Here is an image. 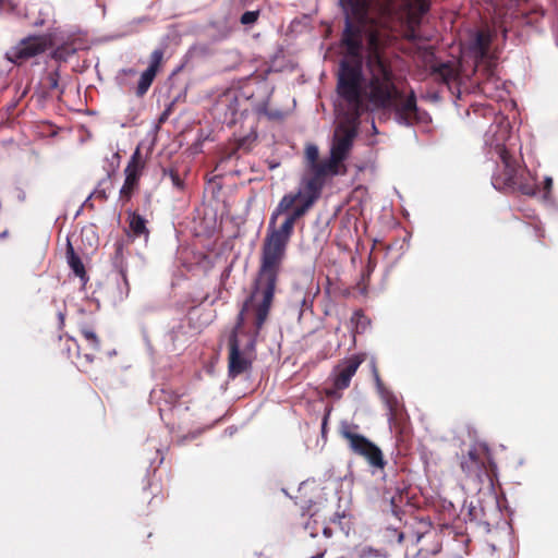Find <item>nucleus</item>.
Here are the masks:
<instances>
[{
    "instance_id": "f704fd0d",
    "label": "nucleus",
    "mask_w": 558,
    "mask_h": 558,
    "mask_svg": "<svg viewBox=\"0 0 558 558\" xmlns=\"http://www.w3.org/2000/svg\"><path fill=\"white\" fill-rule=\"evenodd\" d=\"M123 73L126 75H134L136 72L134 69H128V70H123Z\"/></svg>"
},
{
    "instance_id": "a211bd4d",
    "label": "nucleus",
    "mask_w": 558,
    "mask_h": 558,
    "mask_svg": "<svg viewBox=\"0 0 558 558\" xmlns=\"http://www.w3.org/2000/svg\"><path fill=\"white\" fill-rule=\"evenodd\" d=\"M484 468V462L475 449L469 450L468 454L463 457L461 461V469L469 476L480 475Z\"/></svg>"
},
{
    "instance_id": "9b49d317",
    "label": "nucleus",
    "mask_w": 558,
    "mask_h": 558,
    "mask_svg": "<svg viewBox=\"0 0 558 558\" xmlns=\"http://www.w3.org/2000/svg\"><path fill=\"white\" fill-rule=\"evenodd\" d=\"M385 402L388 415L390 428L398 433L400 436H405L408 433V424L405 421L404 409L400 403L398 397L389 390L380 397Z\"/></svg>"
},
{
    "instance_id": "e433bc0d",
    "label": "nucleus",
    "mask_w": 558,
    "mask_h": 558,
    "mask_svg": "<svg viewBox=\"0 0 558 558\" xmlns=\"http://www.w3.org/2000/svg\"><path fill=\"white\" fill-rule=\"evenodd\" d=\"M341 518H343V515H340L339 513H335L333 518L331 519V522H337V521H339Z\"/></svg>"
},
{
    "instance_id": "c756f323",
    "label": "nucleus",
    "mask_w": 558,
    "mask_h": 558,
    "mask_svg": "<svg viewBox=\"0 0 558 558\" xmlns=\"http://www.w3.org/2000/svg\"><path fill=\"white\" fill-rule=\"evenodd\" d=\"M106 181L107 180L101 181L90 196L95 195L97 198H100L101 201H106L107 199L106 190L101 187V185Z\"/></svg>"
},
{
    "instance_id": "72a5a7b5",
    "label": "nucleus",
    "mask_w": 558,
    "mask_h": 558,
    "mask_svg": "<svg viewBox=\"0 0 558 558\" xmlns=\"http://www.w3.org/2000/svg\"><path fill=\"white\" fill-rule=\"evenodd\" d=\"M323 533H324V535H325L326 537H330V536L332 535V531H331V529H330V527H328V526L324 527Z\"/></svg>"
},
{
    "instance_id": "dca6fc26",
    "label": "nucleus",
    "mask_w": 558,
    "mask_h": 558,
    "mask_svg": "<svg viewBox=\"0 0 558 558\" xmlns=\"http://www.w3.org/2000/svg\"><path fill=\"white\" fill-rule=\"evenodd\" d=\"M489 47L490 36L483 31L476 32L469 44V49L473 53L476 63L488 56Z\"/></svg>"
},
{
    "instance_id": "aec40b11",
    "label": "nucleus",
    "mask_w": 558,
    "mask_h": 558,
    "mask_svg": "<svg viewBox=\"0 0 558 558\" xmlns=\"http://www.w3.org/2000/svg\"><path fill=\"white\" fill-rule=\"evenodd\" d=\"M147 220L142 217L136 211L130 213L129 215V228L134 236L141 238L144 236L145 239L149 235V230L147 229Z\"/></svg>"
},
{
    "instance_id": "2f4dec72",
    "label": "nucleus",
    "mask_w": 558,
    "mask_h": 558,
    "mask_svg": "<svg viewBox=\"0 0 558 558\" xmlns=\"http://www.w3.org/2000/svg\"><path fill=\"white\" fill-rule=\"evenodd\" d=\"M255 140L254 138H251L248 136L246 137H242L238 141V148H244V149H248V146L250 144Z\"/></svg>"
},
{
    "instance_id": "20e7f679",
    "label": "nucleus",
    "mask_w": 558,
    "mask_h": 558,
    "mask_svg": "<svg viewBox=\"0 0 558 558\" xmlns=\"http://www.w3.org/2000/svg\"><path fill=\"white\" fill-rule=\"evenodd\" d=\"M279 277L257 270L250 295L244 300L231 335L247 336L246 349L255 350L269 316Z\"/></svg>"
},
{
    "instance_id": "0eeeda50",
    "label": "nucleus",
    "mask_w": 558,
    "mask_h": 558,
    "mask_svg": "<svg viewBox=\"0 0 558 558\" xmlns=\"http://www.w3.org/2000/svg\"><path fill=\"white\" fill-rule=\"evenodd\" d=\"M77 330L84 340V347L74 338L69 337L68 341L76 347V357L82 366L89 365L94 362L96 353L100 351L101 341L97 335L95 324L86 320L77 323Z\"/></svg>"
},
{
    "instance_id": "1a4fd4ad",
    "label": "nucleus",
    "mask_w": 558,
    "mask_h": 558,
    "mask_svg": "<svg viewBox=\"0 0 558 558\" xmlns=\"http://www.w3.org/2000/svg\"><path fill=\"white\" fill-rule=\"evenodd\" d=\"M144 167L145 162L143 160L141 149L137 147L124 169L125 180L120 190V201L123 204L128 203L132 198L134 192L138 189Z\"/></svg>"
},
{
    "instance_id": "7ed1b4c3",
    "label": "nucleus",
    "mask_w": 558,
    "mask_h": 558,
    "mask_svg": "<svg viewBox=\"0 0 558 558\" xmlns=\"http://www.w3.org/2000/svg\"><path fill=\"white\" fill-rule=\"evenodd\" d=\"M345 13V26L341 43L352 57H359L362 49L363 27L375 23L369 16L372 9L383 17H391L411 10L421 15L429 10L428 0H340Z\"/></svg>"
},
{
    "instance_id": "ddd939ff",
    "label": "nucleus",
    "mask_w": 558,
    "mask_h": 558,
    "mask_svg": "<svg viewBox=\"0 0 558 558\" xmlns=\"http://www.w3.org/2000/svg\"><path fill=\"white\" fill-rule=\"evenodd\" d=\"M163 50L155 49L149 57V65L148 68L141 74L137 86L135 88V94L137 97H143L151 86L159 68L161 66L163 60Z\"/></svg>"
},
{
    "instance_id": "c85d7f7f",
    "label": "nucleus",
    "mask_w": 558,
    "mask_h": 558,
    "mask_svg": "<svg viewBox=\"0 0 558 558\" xmlns=\"http://www.w3.org/2000/svg\"><path fill=\"white\" fill-rule=\"evenodd\" d=\"M16 4L12 0H0V12H14Z\"/></svg>"
},
{
    "instance_id": "bb28decb",
    "label": "nucleus",
    "mask_w": 558,
    "mask_h": 558,
    "mask_svg": "<svg viewBox=\"0 0 558 558\" xmlns=\"http://www.w3.org/2000/svg\"><path fill=\"white\" fill-rule=\"evenodd\" d=\"M59 80H60L59 69H56L54 71L49 72L47 75L48 88L49 89L59 88Z\"/></svg>"
},
{
    "instance_id": "58836bf2",
    "label": "nucleus",
    "mask_w": 558,
    "mask_h": 558,
    "mask_svg": "<svg viewBox=\"0 0 558 558\" xmlns=\"http://www.w3.org/2000/svg\"><path fill=\"white\" fill-rule=\"evenodd\" d=\"M487 85H488V81H487V82H484V83L482 84V89H483V92H484V93H485V92H486V89H487Z\"/></svg>"
},
{
    "instance_id": "a878e982",
    "label": "nucleus",
    "mask_w": 558,
    "mask_h": 558,
    "mask_svg": "<svg viewBox=\"0 0 558 558\" xmlns=\"http://www.w3.org/2000/svg\"><path fill=\"white\" fill-rule=\"evenodd\" d=\"M258 17H259V10L246 11L241 15L240 22L243 25H252L258 20Z\"/></svg>"
},
{
    "instance_id": "4be33fe9",
    "label": "nucleus",
    "mask_w": 558,
    "mask_h": 558,
    "mask_svg": "<svg viewBox=\"0 0 558 558\" xmlns=\"http://www.w3.org/2000/svg\"><path fill=\"white\" fill-rule=\"evenodd\" d=\"M76 52V48L72 43H64L58 46L51 53L52 59L65 62L70 57Z\"/></svg>"
},
{
    "instance_id": "423d86ee",
    "label": "nucleus",
    "mask_w": 558,
    "mask_h": 558,
    "mask_svg": "<svg viewBox=\"0 0 558 558\" xmlns=\"http://www.w3.org/2000/svg\"><path fill=\"white\" fill-rule=\"evenodd\" d=\"M356 429V425L344 423L341 425L340 435L348 441L353 453L363 457L373 469L384 470L387 462L380 448L365 436L357 434Z\"/></svg>"
},
{
    "instance_id": "f257e3e1",
    "label": "nucleus",
    "mask_w": 558,
    "mask_h": 558,
    "mask_svg": "<svg viewBox=\"0 0 558 558\" xmlns=\"http://www.w3.org/2000/svg\"><path fill=\"white\" fill-rule=\"evenodd\" d=\"M368 80L362 89V65L360 61L342 60L337 81V93L347 102V111L335 130L330 149L333 163L347 159L357 135L360 118L368 106L374 109L393 110L396 119L403 125L422 121L413 90L409 95L399 89L390 61L383 54L376 34L369 36V50L366 57Z\"/></svg>"
},
{
    "instance_id": "cd10ccee",
    "label": "nucleus",
    "mask_w": 558,
    "mask_h": 558,
    "mask_svg": "<svg viewBox=\"0 0 558 558\" xmlns=\"http://www.w3.org/2000/svg\"><path fill=\"white\" fill-rule=\"evenodd\" d=\"M373 374H374V379H375L377 391H378L379 396L381 397L383 395H385V392H388L389 389L383 383L380 375L376 367H374Z\"/></svg>"
},
{
    "instance_id": "4468645a",
    "label": "nucleus",
    "mask_w": 558,
    "mask_h": 558,
    "mask_svg": "<svg viewBox=\"0 0 558 558\" xmlns=\"http://www.w3.org/2000/svg\"><path fill=\"white\" fill-rule=\"evenodd\" d=\"M428 75L437 83L449 85L458 77V71L452 62H438L433 53L426 59Z\"/></svg>"
},
{
    "instance_id": "a19ab883",
    "label": "nucleus",
    "mask_w": 558,
    "mask_h": 558,
    "mask_svg": "<svg viewBox=\"0 0 558 558\" xmlns=\"http://www.w3.org/2000/svg\"><path fill=\"white\" fill-rule=\"evenodd\" d=\"M121 275L123 277V280L126 282V275H125L124 270H121Z\"/></svg>"
},
{
    "instance_id": "9d476101",
    "label": "nucleus",
    "mask_w": 558,
    "mask_h": 558,
    "mask_svg": "<svg viewBox=\"0 0 558 558\" xmlns=\"http://www.w3.org/2000/svg\"><path fill=\"white\" fill-rule=\"evenodd\" d=\"M253 352L254 350L246 349V344L241 349L239 337L230 335L228 371L231 378L240 376L252 367Z\"/></svg>"
},
{
    "instance_id": "5701e85b",
    "label": "nucleus",
    "mask_w": 558,
    "mask_h": 558,
    "mask_svg": "<svg viewBox=\"0 0 558 558\" xmlns=\"http://www.w3.org/2000/svg\"><path fill=\"white\" fill-rule=\"evenodd\" d=\"M351 322L355 324V328L357 330H365L367 325L369 324V320L364 315L362 310H357L353 313Z\"/></svg>"
},
{
    "instance_id": "6e6552de",
    "label": "nucleus",
    "mask_w": 558,
    "mask_h": 558,
    "mask_svg": "<svg viewBox=\"0 0 558 558\" xmlns=\"http://www.w3.org/2000/svg\"><path fill=\"white\" fill-rule=\"evenodd\" d=\"M51 41L47 36H29L22 39L15 47L7 52L9 61L21 64L22 62L43 53L48 49Z\"/></svg>"
},
{
    "instance_id": "c9c22d12",
    "label": "nucleus",
    "mask_w": 558,
    "mask_h": 558,
    "mask_svg": "<svg viewBox=\"0 0 558 558\" xmlns=\"http://www.w3.org/2000/svg\"><path fill=\"white\" fill-rule=\"evenodd\" d=\"M326 553V549H324L320 553H317L316 555H313L311 558H323Z\"/></svg>"
},
{
    "instance_id": "f03ea898",
    "label": "nucleus",
    "mask_w": 558,
    "mask_h": 558,
    "mask_svg": "<svg viewBox=\"0 0 558 558\" xmlns=\"http://www.w3.org/2000/svg\"><path fill=\"white\" fill-rule=\"evenodd\" d=\"M300 197V192L284 194L271 213L260 248L258 270L279 277L294 225L306 214L295 205Z\"/></svg>"
},
{
    "instance_id": "7c9ffc66",
    "label": "nucleus",
    "mask_w": 558,
    "mask_h": 558,
    "mask_svg": "<svg viewBox=\"0 0 558 558\" xmlns=\"http://www.w3.org/2000/svg\"><path fill=\"white\" fill-rule=\"evenodd\" d=\"M544 186V191H545V198H548L550 192H551V189H553V179L550 177H546L544 179V182H543Z\"/></svg>"
},
{
    "instance_id": "f8f14e48",
    "label": "nucleus",
    "mask_w": 558,
    "mask_h": 558,
    "mask_svg": "<svg viewBox=\"0 0 558 558\" xmlns=\"http://www.w3.org/2000/svg\"><path fill=\"white\" fill-rule=\"evenodd\" d=\"M324 184L325 182L313 175L304 178L302 189L296 191L300 192L301 197L295 205L307 213L319 198Z\"/></svg>"
},
{
    "instance_id": "412c9836",
    "label": "nucleus",
    "mask_w": 558,
    "mask_h": 558,
    "mask_svg": "<svg viewBox=\"0 0 558 558\" xmlns=\"http://www.w3.org/2000/svg\"><path fill=\"white\" fill-rule=\"evenodd\" d=\"M66 258H68V264L71 267V269L73 270V272L81 279H85L86 270H85L84 264L81 260L80 256L74 252V248L70 242H68Z\"/></svg>"
},
{
    "instance_id": "4c0bfd02",
    "label": "nucleus",
    "mask_w": 558,
    "mask_h": 558,
    "mask_svg": "<svg viewBox=\"0 0 558 558\" xmlns=\"http://www.w3.org/2000/svg\"><path fill=\"white\" fill-rule=\"evenodd\" d=\"M327 420H328V414H326V415H325V417H324V421H323V430L326 428Z\"/></svg>"
},
{
    "instance_id": "f3484780",
    "label": "nucleus",
    "mask_w": 558,
    "mask_h": 558,
    "mask_svg": "<svg viewBox=\"0 0 558 558\" xmlns=\"http://www.w3.org/2000/svg\"><path fill=\"white\" fill-rule=\"evenodd\" d=\"M181 395L177 391L162 388L157 396V405L161 418L165 417V413L171 412L180 402Z\"/></svg>"
},
{
    "instance_id": "39448f33",
    "label": "nucleus",
    "mask_w": 558,
    "mask_h": 558,
    "mask_svg": "<svg viewBox=\"0 0 558 558\" xmlns=\"http://www.w3.org/2000/svg\"><path fill=\"white\" fill-rule=\"evenodd\" d=\"M496 151L501 161L502 169L497 170L493 174V186L504 192H519L523 195L534 196L537 185L530 172L520 166L519 161L505 146L497 145Z\"/></svg>"
},
{
    "instance_id": "6ab92c4d",
    "label": "nucleus",
    "mask_w": 558,
    "mask_h": 558,
    "mask_svg": "<svg viewBox=\"0 0 558 558\" xmlns=\"http://www.w3.org/2000/svg\"><path fill=\"white\" fill-rule=\"evenodd\" d=\"M340 163H333L330 157L327 161H318L310 166L311 175L325 182V178L328 174H337L338 167Z\"/></svg>"
},
{
    "instance_id": "b1692460",
    "label": "nucleus",
    "mask_w": 558,
    "mask_h": 558,
    "mask_svg": "<svg viewBox=\"0 0 558 558\" xmlns=\"http://www.w3.org/2000/svg\"><path fill=\"white\" fill-rule=\"evenodd\" d=\"M163 175H168L178 190H183L184 181L180 178L179 172L175 169H163Z\"/></svg>"
},
{
    "instance_id": "2eb2a0df",
    "label": "nucleus",
    "mask_w": 558,
    "mask_h": 558,
    "mask_svg": "<svg viewBox=\"0 0 558 558\" xmlns=\"http://www.w3.org/2000/svg\"><path fill=\"white\" fill-rule=\"evenodd\" d=\"M362 360L353 355L338 364L335 368L333 388L336 390H343L350 386L352 377L355 375L360 367Z\"/></svg>"
},
{
    "instance_id": "ea45409f",
    "label": "nucleus",
    "mask_w": 558,
    "mask_h": 558,
    "mask_svg": "<svg viewBox=\"0 0 558 558\" xmlns=\"http://www.w3.org/2000/svg\"><path fill=\"white\" fill-rule=\"evenodd\" d=\"M240 1H241V4H242L243 7H245V5H247V4H248V1H250V0H240Z\"/></svg>"
},
{
    "instance_id": "473e14b6",
    "label": "nucleus",
    "mask_w": 558,
    "mask_h": 558,
    "mask_svg": "<svg viewBox=\"0 0 558 558\" xmlns=\"http://www.w3.org/2000/svg\"><path fill=\"white\" fill-rule=\"evenodd\" d=\"M402 502V495L399 494L398 496H391L390 497V504L392 507V511L395 512L396 509L399 507V504Z\"/></svg>"
},
{
    "instance_id": "393cba45",
    "label": "nucleus",
    "mask_w": 558,
    "mask_h": 558,
    "mask_svg": "<svg viewBox=\"0 0 558 558\" xmlns=\"http://www.w3.org/2000/svg\"><path fill=\"white\" fill-rule=\"evenodd\" d=\"M305 158L308 161L310 166L315 162H318L319 161L318 160V158H319L318 147L314 144H308L305 147Z\"/></svg>"
}]
</instances>
